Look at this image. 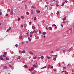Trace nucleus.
Returning <instances> with one entry per match:
<instances>
[{"instance_id":"f257e3e1","label":"nucleus","mask_w":74,"mask_h":74,"mask_svg":"<svg viewBox=\"0 0 74 74\" xmlns=\"http://www.w3.org/2000/svg\"><path fill=\"white\" fill-rule=\"evenodd\" d=\"M13 11H14V10H11V12H10V14L11 15H12V14H13Z\"/></svg>"},{"instance_id":"f03ea898","label":"nucleus","mask_w":74,"mask_h":74,"mask_svg":"<svg viewBox=\"0 0 74 74\" xmlns=\"http://www.w3.org/2000/svg\"><path fill=\"white\" fill-rule=\"evenodd\" d=\"M11 29V27H9V28L7 30V32H9V30H10Z\"/></svg>"},{"instance_id":"7ed1b4c3","label":"nucleus","mask_w":74,"mask_h":74,"mask_svg":"<svg viewBox=\"0 0 74 74\" xmlns=\"http://www.w3.org/2000/svg\"><path fill=\"white\" fill-rule=\"evenodd\" d=\"M32 8H33V9L35 10L36 9V6H33L32 7Z\"/></svg>"},{"instance_id":"20e7f679","label":"nucleus","mask_w":74,"mask_h":74,"mask_svg":"<svg viewBox=\"0 0 74 74\" xmlns=\"http://www.w3.org/2000/svg\"><path fill=\"white\" fill-rule=\"evenodd\" d=\"M3 60V62L5 61V60L3 59V58H0V60Z\"/></svg>"},{"instance_id":"39448f33","label":"nucleus","mask_w":74,"mask_h":74,"mask_svg":"<svg viewBox=\"0 0 74 74\" xmlns=\"http://www.w3.org/2000/svg\"><path fill=\"white\" fill-rule=\"evenodd\" d=\"M23 27H27V25H26V24H24Z\"/></svg>"},{"instance_id":"423d86ee","label":"nucleus","mask_w":74,"mask_h":74,"mask_svg":"<svg viewBox=\"0 0 74 74\" xmlns=\"http://www.w3.org/2000/svg\"><path fill=\"white\" fill-rule=\"evenodd\" d=\"M25 53V50H23L22 51V52L21 53Z\"/></svg>"},{"instance_id":"0eeeda50","label":"nucleus","mask_w":74,"mask_h":74,"mask_svg":"<svg viewBox=\"0 0 74 74\" xmlns=\"http://www.w3.org/2000/svg\"><path fill=\"white\" fill-rule=\"evenodd\" d=\"M31 14H32V15H33V14H34L33 10H31Z\"/></svg>"},{"instance_id":"6e6552de","label":"nucleus","mask_w":74,"mask_h":74,"mask_svg":"<svg viewBox=\"0 0 74 74\" xmlns=\"http://www.w3.org/2000/svg\"><path fill=\"white\" fill-rule=\"evenodd\" d=\"M24 67H25L26 69H27V65H25L24 66Z\"/></svg>"},{"instance_id":"1a4fd4ad","label":"nucleus","mask_w":74,"mask_h":74,"mask_svg":"<svg viewBox=\"0 0 74 74\" xmlns=\"http://www.w3.org/2000/svg\"><path fill=\"white\" fill-rule=\"evenodd\" d=\"M36 11L37 12H38V13H40V10H36Z\"/></svg>"},{"instance_id":"9d476101","label":"nucleus","mask_w":74,"mask_h":74,"mask_svg":"<svg viewBox=\"0 0 74 74\" xmlns=\"http://www.w3.org/2000/svg\"><path fill=\"white\" fill-rule=\"evenodd\" d=\"M46 67H47V66H45L42 68L41 69H45V68H46Z\"/></svg>"},{"instance_id":"9b49d317","label":"nucleus","mask_w":74,"mask_h":74,"mask_svg":"<svg viewBox=\"0 0 74 74\" xmlns=\"http://www.w3.org/2000/svg\"><path fill=\"white\" fill-rule=\"evenodd\" d=\"M42 33L44 35H45V34H46V32H43Z\"/></svg>"},{"instance_id":"f8f14e48","label":"nucleus","mask_w":74,"mask_h":74,"mask_svg":"<svg viewBox=\"0 0 74 74\" xmlns=\"http://www.w3.org/2000/svg\"><path fill=\"white\" fill-rule=\"evenodd\" d=\"M56 60V58L55 57L54 58H53V60L55 61Z\"/></svg>"},{"instance_id":"ddd939ff","label":"nucleus","mask_w":74,"mask_h":74,"mask_svg":"<svg viewBox=\"0 0 74 74\" xmlns=\"http://www.w3.org/2000/svg\"><path fill=\"white\" fill-rule=\"evenodd\" d=\"M65 3V2H64L61 5V6H63V5H64V4Z\"/></svg>"},{"instance_id":"4468645a","label":"nucleus","mask_w":74,"mask_h":74,"mask_svg":"<svg viewBox=\"0 0 74 74\" xmlns=\"http://www.w3.org/2000/svg\"><path fill=\"white\" fill-rule=\"evenodd\" d=\"M26 34L28 36H29V32H27L26 33Z\"/></svg>"},{"instance_id":"2eb2a0df","label":"nucleus","mask_w":74,"mask_h":74,"mask_svg":"<svg viewBox=\"0 0 74 74\" xmlns=\"http://www.w3.org/2000/svg\"><path fill=\"white\" fill-rule=\"evenodd\" d=\"M66 19V17H64L63 18V21H65Z\"/></svg>"},{"instance_id":"dca6fc26","label":"nucleus","mask_w":74,"mask_h":74,"mask_svg":"<svg viewBox=\"0 0 74 74\" xmlns=\"http://www.w3.org/2000/svg\"><path fill=\"white\" fill-rule=\"evenodd\" d=\"M29 53L30 54H32V55H33V53H32V52H31V51H30V52H29Z\"/></svg>"},{"instance_id":"f3484780","label":"nucleus","mask_w":74,"mask_h":74,"mask_svg":"<svg viewBox=\"0 0 74 74\" xmlns=\"http://www.w3.org/2000/svg\"><path fill=\"white\" fill-rule=\"evenodd\" d=\"M7 68H8V67H7V66H5L4 67V68L5 69H7Z\"/></svg>"},{"instance_id":"a211bd4d","label":"nucleus","mask_w":74,"mask_h":74,"mask_svg":"<svg viewBox=\"0 0 74 74\" xmlns=\"http://www.w3.org/2000/svg\"><path fill=\"white\" fill-rule=\"evenodd\" d=\"M49 28V30H51L52 29V28H51V27H50Z\"/></svg>"},{"instance_id":"6ab92c4d","label":"nucleus","mask_w":74,"mask_h":74,"mask_svg":"<svg viewBox=\"0 0 74 74\" xmlns=\"http://www.w3.org/2000/svg\"><path fill=\"white\" fill-rule=\"evenodd\" d=\"M31 70L32 71L33 70H34V67H32L31 68Z\"/></svg>"},{"instance_id":"aec40b11","label":"nucleus","mask_w":74,"mask_h":74,"mask_svg":"<svg viewBox=\"0 0 74 74\" xmlns=\"http://www.w3.org/2000/svg\"><path fill=\"white\" fill-rule=\"evenodd\" d=\"M32 28L33 29H35V27H34V26H32Z\"/></svg>"},{"instance_id":"412c9836","label":"nucleus","mask_w":74,"mask_h":74,"mask_svg":"<svg viewBox=\"0 0 74 74\" xmlns=\"http://www.w3.org/2000/svg\"><path fill=\"white\" fill-rule=\"evenodd\" d=\"M6 59L7 60H9V58H6Z\"/></svg>"},{"instance_id":"4be33fe9","label":"nucleus","mask_w":74,"mask_h":74,"mask_svg":"<svg viewBox=\"0 0 74 74\" xmlns=\"http://www.w3.org/2000/svg\"><path fill=\"white\" fill-rule=\"evenodd\" d=\"M28 40L29 41H32V39L30 38L29 37L28 38Z\"/></svg>"},{"instance_id":"5701e85b","label":"nucleus","mask_w":74,"mask_h":74,"mask_svg":"<svg viewBox=\"0 0 74 74\" xmlns=\"http://www.w3.org/2000/svg\"><path fill=\"white\" fill-rule=\"evenodd\" d=\"M59 11L57 12L56 13L57 15H58V14H59Z\"/></svg>"},{"instance_id":"b1692460","label":"nucleus","mask_w":74,"mask_h":74,"mask_svg":"<svg viewBox=\"0 0 74 74\" xmlns=\"http://www.w3.org/2000/svg\"><path fill=\"white\" fill-rule=\"evenodd\" d=\"M35 68L36 69H37L38 68V65H36V66H35Z\"/></svg>"},{"instance_id":"393cba45","label":"nucleus","mask_w":74,"mask_h":74,"mask_svg":"<svg viewBox=\"0 0 74 74\" xmlns=\"http://www.w3.org/2000/svg\"><path fill=\"white\" fill-rule=\"evenodd\" d=\"M56 5L57 6V7H59V4H58V3H56Z\"/></svg>"},{"instance_id":"a878e982","label":"nucleus","mask_w":74,"mask_h":74,"mask_svg":"<svg viewBox=\"0 0 74 74\" xmlns=\"http://www.w3.org/2000/svg\"><path fill=\"white\" fill-rule=\"evenodd\" d=\"M29 25H32V22H29Z\"/></svg>"},{"instance_id":"bb28decb","label":"nucleus","mask_w":74,"mask_h":74,"mask_svg":"<svg viewBox=\"0 0 74 74\" xmlns=\"http://www.w3.org/2000/svg\"><path fill=\"white\" fill-rule=\"evenodd\" d=\"M56 26V25L55 24H53L52 25V26Z\"/></svg>"},{"instance_id":"cd10ccee","label":"nucleus","mask_w":74,"mask_h":74,"mask_svg":"<svg viewBox=\"0 0 74 74\" xmlns=\"http://www.w3.org/2000/svg\"><path fill=\"white\" fill-rule=\"evenodd\" d=\"M36 58H37V57L36 56L34 57V59H36Z\"/></svg>"},{"instance_id":"c85d7f7f","label":"nucleus","mask_w":74,"mask_h":74,"mask_svg":"<svg viewBox=\"0 0 74 74\" xmlns=\"http://www.w3.org/2000/svg\"><path fill=\"white\" fill-rule=\"evenodd\" d=\"M21 18L22 19H24V16H21Z\"/></svg>"},{"instance_id":"c756f323","label":"nucleus","mask_w":74,"mask_h":74,"mask_svg":"<svg viewBox=\"0 0 74 74\" xmlns=\"http://www.w3.org/2000/svg\"><path fill=\"white\" fill-rule=\"evenodd\" d=\"M51 53H53V51H51Z\"/></svg>"},{"instance_id":"7c9ffc66","label":"nucleus","mask_w":74,"mask_h":74,"mask_svg":"<svg viewBox=\"0 0 74 74\" xmlns=\"http://www.w3.org/2000/svg\"><path fill=\"white\" fill-rule=\"evenodd\" d=\"M36 64H34L33 65V67H36Z\"/></svg>"},{"instance_id":"2f4dec72","label":"nucleus","mask_w":74,"mask_h":74,"mask_svg":"<svg viewBox=\"0 0 74 74\" xmlns=\"http://www.w3.org/2000/svg\"><path fill=\"white\" fill-rule=\"evenodd\" d=\"M30 37H33V36L31 34H30Z\"/></svg>"},{"instance_id":"473e14b6","label":"nucleus","mask_w":74,"mask_h":74,"mask_svg":"<svg viewBox=\"0 0 74 74\" xmlns=\"http://www.w3.org/2000/svg\"><path fill=\"white\" fill-rule=\"evenodd\" d=\"M4 55H7V52H5L4 53Z\"/></svg>"},{"instance_id":"72a5a7b5","label":"nucleus","mask_w":74,"mask_h":74,"mask_svg":"<svg viewBox=\"0 0 74 74\" xmlns=\"http://www.w3.org/2000/svg\"><path fill=\"white\" fill-rule=\"evenodd\" d=\"M34 21H36V19H37V18H36V17H34Z\"/></svg>"},{"instance_id":"f704fd0d","label":"nucleus","mask_w":74,"mask_h":74,"mask_svg":"<svg viewBox=\"0 0 74 74\" xmlns=\"http://www.w3.org/2000/svg\"><path fill=\"white\" fill-rule=\"evenodd\" d=\"M18 21H20V18L19 17L18 18Z\"/></svg>"},{"instance_id":"c9c22d12","label":"nucleus","mask_w":74,"mask_h":74,"mask_svg":"<svg viewBox=\"0 0 74 74\" xmlns=\"http://www.w3.org/2000/svg\"><path fill=\"white\" fill-rule=\"evenodd\" d=\"M21 59V57L19 56L18 58H17L18 59Z\"/></svg>"},{"instance_id":"e433bc0d","label":"nucleus","mask_w":74,"mask_h":74,"mask_svg":"<svg viewBox=\"0 0 74 74\" xmlns=\"http://www.w3.org/2000/svg\"><path fill=\"white\" fill-rule=\"evenodd\" d=\"M56 4H58V3H59V1H56Z\"/></svg>"},{"instance_id":"4c0bfd02","label":"nucleus","mask_w":74,"mask_h":74,"mask_svg":"<svg viewBox=\"0 0 74 74\" xmlns=\"http://www.w3.org/2000/svg\"><path fill=\"white\" fill-rule=\"evenodd\" d=\"M47 58V59H50V58L49 57H48V56H47L46 57Z\"/></svg>"},{"instance_id":"58836bf2","label":"nucleus","mask_w":74,"mask_h":74,"mask_svg":"<svg viewBox=\"0 0 74 74\" xmlns=\"http://www.w3.org/2000/svg\"><path fill=\"white\" fill-rule=\"evenodd\" d=\"M30 33H31V34H33L34 33V32H30Z\"/></svg>"},{"instance_id":"ea45409f","label":"nucleus","mask_w":74,"mask_h":74,"mask_svg":"<svg viewBox=\"0 0 74 74\" xmlns=\"http://www.w3.org/2000/svg\"><path fill=\"white\" fill-rule=\"evenodd\" d=\"M53 70H54V71H56V69H53Z\"/></svg>"},{"instance_id":"a19ab883","label":"nucleus","mask_w":74,"mask_h":74,"mask_svg":"<svg viewBox=\"0 0 74 74\" xmlns=\"http://www.w3.org/2000/svg\"><path fill=\"white\" fill-rule=\"evenodd\" d=\"M2 13H1V12H0V15H2Z\"/></svg>"},{"instance_id":"79ce46f5","label":"nucleus","mask_w":74,"mask_h":74,"mask_svg":"<svg viewBox=\"0 0 74 74\" xmlns=\"http://www.w3.org/2000/svg\"><path fill=\"white\" fill-rule=\"evenodd\" d=\"M26 14L27 15H29V13L28 12H27Z\"/></svg>"},{"instance_id":"37998d69","label":"nucleus","mask_w":74,"mask_h":74,"mask_svg":"<svg viewBox=\"0 0 74 74\" xmlns=\"http://www.w3.org/2000/svg\"><path fill=\"white\" fill-rule=\"evenodd\" d=\"M6 16H8V14H6Z\"/></svg>"},{"instance_id":"c03bdc74","label":"nucleus","mask_w":74,"mask_h":74,"mask_svg":"<svg viewBox=\"0 0 74 74\" xmlns=\"http://www.w3.org/2000/svg\"><path fill=\"white\" fill-rule=\"evenodd\" d=\"M65 2L66 3H67L68 2V1H67V0H66V1H65Z\"/></svg>"},{"instance_id":"a18cd8bd","label":"nucleus","mask_w":74,"mask_h":74,"mask_svg":"<svg viewBox=\"0 0 74 74\" xmlns=\"http://www.w3.org/2000/svg\"><path fill=\"white\" fill-rule=\"evenodd\" d=\"M61 26L62 27H63V25L62 24H61Z\"/></svg>"},{"instance_id":"49530a36","label":"nucleus","mask_w":74,"mask_h":74,"mask_svg":"<svg viewBox=\"0 0 74 74\" xmlns=\"http://www.w3.org/2000/svg\"><path fill=\"white\" fill-rule=\"evenodd\" d=\"M33 32H34V33H36V30H34Z\"/></svg>"},{"instance_id":"de8ad7c7","label":"nucleus","mask_w":74,"mask_h":74,"mask_svg":"<svg viewBox=\"0 0 74 74\" xmlns=\"http://www.w3.org/2000/svg\"><path fill=\"white\" fill-rule=\"evenodd\" d=\"M46 28L47 30H48V28L47 27H46Z\"/></svg>"},{"instance_id":"09e8293b","label":"nucleus","mask_w":74,"mask_h":74,"mask_svg":"<svg viewBox=\"0 0 74 74\" xmlns=\"http://www.w3.org/2000/svg\"><path fill=\"white\" fill-rule=\"evenodd\" d=\"M59 67H61V65H60V64H59Z\"/></svg>"},{"instance_id":"8fccbe9b","label":"nucleus","mask_w":74,"mask_h":74,"mask_svg":"<svg viewBox=\"0 0 74 74\" xmlns=\"http://www.w3.org/2000/svg\"><path fill=\"white\" fill-rule=\"evenodd\" d=\"M15 46H16V47H18V45L17 44H16L15 45Z\"/></svg>"},{"instance_id":"3c124183","label":"nucleus","mask_w":74,"mask_h":74,"mask_svg":"<svg viewBox=\"0 0 74 74\" xmlns=\"http://www.w3.org/2000/svg\"><path fill=\"white\" fill-rule=\"evenodd\" d=\"M39 33H41V31L39 30Z\"/></svg>"},{"instance_id":"603ef678","label":"nucleus","mask_w":74,"mask_h":74,"mask_svg":"<svg viewBox=\"0 0 74 74\" xmlns=\"http://www.w3.org/2000/svg\"><path fill=\"white\" fill-rule=\"evenodd\" d=\"M41 59H44V57L42 56L41 57Z\"/></svg>"},{"instance_id":"864d4df0","label":"nucleus","mask_w":74,"mask_h":74,"mask_svg":"<svg viewBox=\"0 0 74 74\" xmlns=\"http://www.w3.org/2000/svg\"><path fill=\"white\" fill-rule=\"evenodd\" d=\"M38 37H37V38H35V39H36V40H37V39H38Z\"/></svg>"},{"instance_id":"5fc2aeb1","label":"nucleus","mask_w":74,"mask_h":74,"mask_svg":"<svg viewBox=\"0 0 74 74\" xmlns=\"http://www.w3.org/2000/svg\"><path fill=\"white\" fill-rule=\"evenodd\" d=\"M63 23H66V22H65V21H63Z\"/></svg>"},{"instance_id":"6e6d98bb","label":"nucleus","mask_w":74,"mask_h":74,"mask_svg":"<svg viewBox=\"0 0 74 74\" xmlns=\"http://www.w3.org/2000/svg\"><path fill=\"white\" fill-rule=\"evenodd\" d=\"M63 69H65H65H66V67H64Z\"/></svg>"},{"instance_id":"4d7b16f0","label":"nucleus","mask_w":74,"mask_h":74,"mask_svg":"<svg viewBox=\"0 0 74 74\" xmlns=\"http://www.w3.org/2000/svg\"><path fill=\"white\" fill-rule=\"evenodd\" d=\"M9 67H12V66L11 65H9Z\"/></svg>"},{"instance_id":"13d9d810","label":"nucleus","mask_w":74,"mask_h":74,"mask_svg":"<svg viewBox=\"0 0 74 74\" xmlns=\"http://www.w3.org/2000/svg\"><path fill=\"white\" fill-rule=\"evenodd\" d=\"M29 71H32V69H29Z\"/></svg>"},{"instance_id":"bf43d9fd","label":"nucleus","mask_w":74,"mask_h":74,"mask_svg":"<svg viewBox=\"0 0 74 74\" xmlns=\"http://www.w3.org/2000/svg\"><path fill=\"white\" fill-rule=\"evenodd\" d=\"M20 26L21 27H23V25H21Z\"/></svg>"},{"instance_id":"052dcab7","label":"nucleus","mask_w":74,"mask_h":74,"mask_svg":"<svg viewBox=\"0 0 74 74\" xmlns=\"http://www.w3.org/2000/svg\"><path fill=\"white\" fill-rule=\"evenodd\" d=\"M20 38L21 39H22L23 38V37L22 36H21Z\"/></svg>"},{"instance_id":"680f3d73","label":"nucleus","mask_w":74,"mask_h":74,"mask_svg":"<svg viewBox=\"0 0 74 74\" xmlns=\"http://www.w3.org/2000/svg\"><path fill=\"white\" fill-rule=\"evenodd\" d=\"M3 56V55L0 56V58H1V57Z\"/></svg>"},{"instance_id":"e2e57ef3","label":"nucleus","mask_w":74,"mask_h":74,"mask_svg":"<svg viewBox=\"0 0 74 74\" xmlns=\"http://www.w3.org/2000/svg\"><path fill=\"white\" fill-rule=\"evenodd\" d=\"M25 43V42H22V44H24Z\"/></svg>"},{"instance_id":"0e129e2a","label":"nucleus","mask_w":74,"mask_h":74,"mask_svg":"<svg viewBox=\"0 0 74 74\" xmlns=\"http://www.w3.org/2000/svg\"><path fill=\"white\" fill-rule=\"evenodd\" d=\"M3 57H5V56H6L4 55H3Z\"/></svg>"},{"instance_id":"69168bd1","label":"nucleus","mask_w":74,"mask_h":74,"mask_svg":"<svg viewBox=\"0 0 74 74\" xmlns=\"http://www.w3.org/2000/svg\"><path fill=\"white\" fill-rule=\"evenodd\" d=\"M55 28L56 29H57V28H58V27H57L56 26V27H55Z\"/></svg>"},{"instance_id":"338daca9","label":"nucleus","mask_w":74,"mask_h":74,"mask_svg":"<svg viewBox=\"0 0 74 74\" xmlns=\"http://www.w3.org/2000/svg\"><path fill=\"white\" fill-rule=\"evenodd\" d=\"M47 4H49V2H47Z\"/></svg>"},{"instance_id":"774afa93","label":"nucleus","mask_w":74,"mask_h":74,"mask_svg":"<svg viewBox=\"0 0 74 74\" xmlns=\"http://www.w3.org/2000/svg\"><path fill=\"white\" fill-rule=\"evenodd\" d=\"M63 53H64V50H63Z\"/></svg>"}]
</instances>
